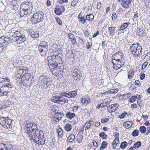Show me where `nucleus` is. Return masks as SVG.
Returning a JSON list of instances; mask_svg holds the SVG:
<instances>
[{"label": "nucleus", "mask_w": 150, "mask_h": 150, "mask_svg": "<svg viewBox=\"0 0 150 150\" xmlns=\"http://www.w3.org/2000/svg\"><path fill=\"white\" fill-rule=\"evenodd\" d=\"M139 132L138 130H134L132 133V135L133 137H136L138 135Z\"/></svg>", "instance_id": "09e8293b"}, {"label": "nucleus", "mask_w": 150, "mask_h": 150, "mask_svg": "<svg viewBox=\"0 0 150 150\" xmlns=\"http://www.w3.org/2000/svg\"><path fill=\"white\" fill-rule=\"evenodd\" d=\"M66 117L70 120H71L72 118L75 117V114L74 113L68 112L65 114Z\"/></svg>", "instance_id": "b1692460"}, {"label": "nucleus", "mask_w": 150, "mask_h": 150, "mask_svg": "<svg viewBox=\"0 0 150 150\" xmlns=\"http://www.w3.org/2000/svg\"><path fill=\"white\" fill-rule=\"evenodd\" d=\"M0 150H15L9 144L0 143Z\"/></svg>", "instance_id": "f8f14e48"}, {"label": "nucleus", "mask_w": 150, "mask_h": 150, "mask_svg": "<svg viewBox=\"0 0 150 150\" xmlns=\"http://www.w3.org/2000/svg\"><path fill=\"white\" fill-rule=\"evenodd\" d=\"M76 77L77 78V79H76L78 80V79L79 80L80 78L82 76V74L79 71H77V72H76Z\"/></svg>", "instance_id": "37998d69"}, {"label": "nucleus", "mask_w": 150, "mask_h": 150, "mask_svg": "<svg viewBox=\"0 0 150 150\" xmlns=\"http://www.w3.org/2000/svg\"><path fill=\"white\" fill-rule=\"evenodd\" d=\"M119 139H115L113 142L112 145L113 146V148L115 149L116 147V145L119 142Z\"/></svg>", "instance_id": "58836bf2"}, {"label": "nucleus", "mask_w": 150, "mask_h": 150, "mask_svg": "<svg viewBox=\"0 0 150 150\" xmlns=\"http://www.w3.org/2000/svg\"><path fill=\"white\" fill-rule=\"evenodd\" d=\"M121 5L122 7L127 8L130 5L132 0H121Z\"/></svg>", "instance_id": "2eb2a0df"}, {"label": "nucleus", "mask_w": 150, "mask_h": 150, "mask_svg": "<svg viewBox=\"0 0 150 150\" xmlns=\"http://www.w3.org/2000/svg\"><path fill=\"white\" fill-rule=\"evenodd\" d=\"M139 32L138 34L140 36L145 37L147 35L146 33L142 30L141 29H139Z\"/></svg>", "instance_id": "f704fd0d"}, {"label": "nucleus", "mask_w": 150, "mask_h": 150, "mask_svg": "<svg viewBox=\"0 0 150 150\" xmlns=\"http://www.w3.org/2000/svg\"><path fill=\"white\" fill-rule=\"evenodd\" d=\"M137 97L135 96H132L131 98L129 100V101L130 103H132L134 102L136 99Z\"/></svg>", "instance_id": "8fccbe9b"}, {"label": "nucleus", "mask_w": 150, "mask_h": 150, "mask_svg": "<svg viewBox=\"0 0 150 150\" xmlns=\"http://www.w3.org/2000/svg\"><path fill=\"white\" fill-rule=\"evenodd\" d=\"M139 130L142 133H144L146 131V127L144 126H142L139 128Z\"/></svg>", "instance_id": "c03bdc74"}, {"label": "nucleus", "mask_w": 150, "mask_h": 150, "mask_svg": "<svg viewBox=\"0 0 150 150\" xmlns=\"http://www.w3.org/2000/svg\"><path fill=\"white\" fill-rule=\"evenodd\" d=\"M119 105L118 103L111 104L108 106L107 110L110 113H111L116 110Z\"/></svg>", "instance_id": "4468645a"}, {"label": "nucleus", "mask_w": 150, "mask_h": 150, "mask_svg": "<svg viewBox=\"0 0 150 150\" xmlns=\"http://www.w3.org/2000/svg\"><path fill=\"white\" fill-rule=\"evenodd\" d=\"M124 57V55L120 51H118L112 56V60L113 61H118L122 60Z\"/></svg>", "instance_id": "9b49d317"}, {"label": "nucleus", "mask_w": 150, "mask_h": 150, "mask_svg": "<svg viewBox=\"0 0 150 150\" xmlns=\"http://www.w3.org/2000/svg\"><path fill=\"white\" fill-rule=\"evenodd\" d=\"M14 35H12L13 37V36H14V37L16 38H18L19 37H20L21 35H22V34L23 33H22V31L20 30H18L17 31H15L13 32Z\"/></svg>", "instance_id": "4be33fe9"}, {"label": "nucleus", "mask_w": 150, "mask_h": 150, "mask_svg": "<svg viewBox=\"0 0 150 150\" xmlns=\"http://www.w3.org/2000/svg\"><path fill=\"white\" fill-rule=\"evenodd\" d=\"M68 35L69 38L71 40V41H73L74 42V39L75 38L74 35L72 34H69Z\"/></svg>", "instance_id": "052dcab7"}, {"label": "nucleus", "mask_w": 150, "mask_h": 150, "mask_svg": "<svg viewBox=\"0 0 150 150\" xmlns=\"http://www.w3.org/2000/svg\"><path fill=\"white\" fill-rule=\"evenodd\" d=\"M55 13L57 15H60L62 13V11L61 9L59 8H55Z\"/></svg>", "instance_id": "4c0bfd02"}, {"label": "nucleus", "mask_w": 150, "mask_h": 150, "mask_svg": "<svg viewBox=\"0 0 150 150\" xmlns=\"http://www.w3.org/2000/svg\"><path fill=\"white\" fill-rule=\"evenodd\" d=\"M52 70H50L52 73V74L54 76H59V74L62 75L63 74V70L64 69V67L63 65H60L59 67H56V69L52 68Z\"/></svg>", "instance_id": "0eeeda50"}, {"label": "nucleus", "mask_w": 150, "mask_h": 150, "mask_svg": "<svg viewBox=\"0 0 150 150\" xmlns=\"http://www.w3.org/2000/svg\"><path fill=\"white\" fill-rule=\"evenodd\" d=\"M93 124V122L91 120L86 122L84 125V127L86 130L90 129L91 126Z\"/></svg>", "instance_id": "412c9836"}, {"label": "nucleus", "mask_w": 150, "mask_h": 150, "mask_svg": "<svg viewBox=\"0 0 150 150\" xmlns=\"http://www.w3.org/2000/svg\"><path fill=\"white\" fill-rule=\"evenodd\" d=\"M86 20L84 19L82 16H81V18L79 19V21L83 24H84L86 21Z\"/></svg>", "instance_id": "680f3d73"}, {"label": "nucleus", "mask_w": 150, "mask_h": 150, "mask_svg": "<svg viewBox=\"0 0 150 150\" xmlns=\"http://www.w3.org/2000/svg\"><path fill=\"white\" fill-rule=\"evenodd\" d=\"M139 43L133 44L130 46V51L134 56H139L142 54V47Z\"/></svg>", "instance_id": "7ed1b4c3"}, {"label": "nucleus", "mask_w": 150, "mask_h": 150, "mask_svg": "<svg viewBox=\"0 0 150 150\" xmlns=\"http://www.w3.org/2000/svg\"><path fill=\"white\" fill-rule=\"evenodd\" d=\"M27 133L28 134V137L31 141V142L33 141L38 144V145H42L45 144V139L44 138V134L42 131L38 129L34 132H33V134L28 132Z\"/></svg>", "instance_id": "f257e3e1"}, {"label": "nucleus", "mask_w": 150, "mask_h": 150, "mask_svg": "<svg viewBox=\"0 0 150 150\" xmlns=\"http://www.w3.org/2000/svg\"><path fill=\"white\" fill-rule=\"evenodd\" d=\"M71 97H74L75 96V91H72L69 92Z\"/></svg>", "instance_id": "0e129e2a"}, {"label": "nucleus", "mask_w": 150, "mask_h": 150, "mask_svg": "<svg viewBox=\"0 0 150 150\" xmlns=\"http://www.w3.org/2000/svg\"><path fill=\"white\" fill-rule=\"evenodd\" d=\"M57 132L59 137L61 138L62 137L64 134L65 133H64L63 130L61 128H59L58 129Z\"/></svg>", "instance_id": "2f4dec72"}, {"label": "nucleus", "mask_w": 150, "mask_h": 150, "mask_svg": "<svg viewBox=\"0 0 150 150\" xmlns=\"http://www.w3.org/2000/svg\"><path fill=\"white\" fill-rule=\"evenodd\" d=\"M59 96H55L53 97V99L54 100V102L58 103L57 101H58L59 100Z\"/></svg>", "instance_id": "13d9d810"}, {"label": "nucleus", "mask_w": 150, "mask_h": 150, "mask_svg": "<svg viewBox=\"0 0 150 150\" xmlns=\"http://www.w3.org/2000/svg\"><path fill=\"white\" fill-rule=\"evenodd\" d=\"M44 13L42 11L34 13L31 18L30 20L33 23L36 24L43 20Z\"/></svg>", "instance_id": "39448f33"}, {"label": "nucleus", "mask_w": 150, "mask_h": 150, "mask_svg": "<svg viewBox=\"0 0 150 150\" xmlns=\"http://www.w3.org/2000/svg\"><path fill=\"white\" fill-rule=\"evenodd\" d=\"M48 66L50 70H52V68L56 69V67H59L62 65V62L61 58L58 56H53L49 57L47 58Z\"/></svg>", "instance_id": "f03ea898"}, {"label": "nucleus", "mask_w": 150, "mask_h": 150, "mask_svg": "<svg viewBox=\"0 0 150 150\" xmlns=\"http://www.w3.org/2000/svg\"><path fill=\"white\" fill-rule=\"evenodd\" d=\"M13 87V85L9 83H4L1 86V88H3V90H7L8 89L11 88Z\"/></svg>", "instance_id": "a211bd4d"}, {"label": "nucleus", "mask_w": 150, "mask_h": 150, "mask_svg": "<svg viewBox=\"0 0 150 150\" xmlns=\"http://www.w3.org/2000/svg\"><path fill=\"white\" fill-rule=\"evenodd\" d=\"M130 23L129 22L125 23H124L122 24L121 26L122 27V29L124 30L125 28H126L128 25Z\"/></svg>", "instance_id": "3c124183"}, {"label": "nucleus", "mask_w": 150, "mask_h": 150, "mask_svg": "<svg viewBox=\"0 0 150 150\" xmlns=\"http://www.w3.org/2000/svg\"><path fill=\"white\" fill-rule=\"evenodd\" d=\"M110 101L111 100L110 99L108 98H105L104 99L102 103V104L101 105H102V107H105L106 106L109 104Z\"/></svg>", "instance_id": "a878e982"}, {"label": "nucleus", "mask_w": 150, "mask_h": 150, "mask_svg": "<svg viewBox=\"0 0 150 150\" xmlns=\"http://www.w3.org/2000/svg\"><path fill=\"white\" fill-rule=\"evenodd\" d=\"M4 39L2 40L1 42L4 45H7V46L9 44V42L11 43L12 41V39H12V37H4Z\"/></svg>", "instance_id": "dca6fc26"}, {"label": "nucleus", "mask_w": 150, "mask_h": 150, "mask_svg": "<svg viewBox=\"0 0 150 150\" xmlns=\"http://www.w3.org/2000/svg\"><path fill=\"white\" fill-rule=\"evenodd\" d=\"M28 78L25 79L24 81L23 85L27 87H30L34 82V76L33 74H30Z\"/></svg>", "instance_id": "423d86ee"}, {"label": "nucleus", "mask_w": 150, "mask_h": 150, "mask_svg": "<svg viewBox=\"0 0 150 150\" xmlns=\"http://www.w3.org/2000/svg\"><path fill=\"white\" fill-rule=\"evenodd\" d=\"M30 127H27L26 130L25 131L26 134L28 135V134L27 132L31 134H33V132H34L35 131L38 130L37 124L34 122H31L30 124Z\"/></svg>", "instance_id": "6e6552de"}, {"label": "nucleus", "mask_w": 150, "mask_h": 150, "mask_svg": "<svg viewBox=\"0 0 150 150\" xmlns=\"http://www.w3.org/2000/svg\"><path fill=\"white\" fill-rule=\"evenodd\" d=\"M99 136L103 139H105L107 137V135L104 132H102L100 133Z\"/></svg>", "instance_id": "5fc2aeb1"}, {"label": "nucleus", "mask_w": 150, "mask_h": 150, "mask_svg": "<svg viewBox=\"0 0 150 150\" xmlns=\"http://www.w3.org/2000/svg\"><path fill=\"white\" fill-rule=\"evenodd\" d=\"M56 116H60V117H62L64 116V113L62 112L56 113L55 115Z\"/></svg>", "instance_id": "bf43d9fd"}, {"label": "nucleus", "mask_w": 150, "mask_h": 150, "mask_svg": "<svg viewBox=\"0 0 150 150\" xmlns=\"http://www.w3.org/2000/svg\"><path fill=\"white\" fill-rule=\"evenodd\" d=\"M109 119L108 118L105 119L103 118L101 119V122L103 124L105 123L108 122L109 121Z\"/></svg>", "instance_id": "e2e57ef3"}, {"label": "nucleus", "mask_w": 150, "mask_h": 150, "mask_svg": "<svg viewBox=\"0 0 150 150\" xmlns=\"http://www.w3.org/2000/svg\"><path fill=\"white\" fill-rule=\"evenodd\" d=\"M82 137L81 136L79 138H77L76 141L78 142L79 143H80L81 142Z\"/></svg>", "instance_id": "774afa93"}, {"label": "nucleus", "mask_w": 150, "mask_h": 150, "mask_svg": "<svg viewBox=\"0 0 150 150\" xmlns=\"http://www.w3.org/2000/svg\"><path fill=\"white\" fill-rule=\"evenodd\" d=\"M108 30L109 31L110 35L113 36L115 33V28L114 27H108Z\"/></svg>", "instance_id": "c85d7f7f"}, {"label": "nucleus", "mask_w": 150, "mask_h": 150, "mask_svg": "<svg viewBox=\"0 0 150 150\" xmlns=\"http://www.w3.org/2000/svg\"><path fill=\"white\" fill-rule=\"evenodd\" d=\"M68 100L67 98H64L63 96H59L58 101H57L58 103L63 104L65 103H68Z\"/></svg>", "instance_id": "aec40b11"}, {"label": "nucleus", "mask_w": 150, "mask_h": 150, "mask_svg": "<svg viewBox=\"0 0 150 150\" xmlns=\"http://www.w3.org/2000/svg\"><path fill=\"white\" fill-rule=\"evenodd\" d=\"M75 139V136L74 134H71L68 137L67 140L70 142H72Z\"/></svg>", "instance_id": "72a5a7b5"}, {"label": "nucleus", "mask_w": 150, "mask_h": 150, "mask_svg": "<svg viewBox=\"0 0 150 150\" xmlns=\"http://www.w3.org/2000/svg\"><path fill=\"white\" fill-rule=\"evenodd\" d=\"M12 120L8 117H2L0 119V124L4 128L11 130L12 128Z\"/></svg>", "instance_id": "20e7f679"}, {"label": "nucleus", "mask_w": 150, "mask_h": 150, "mask_svg": "<svg viewBox=\"0 0 150 150\" xmlns=\"http://www.w3.org/2000/svg\"><path fill=\"white\" fill-rule=\"evenodd\" d=\"M132 123L131 121H127L123 124L124 127L126 129H128L132 125Z\"/></svg>", "instance_id": "7c9ffc66"}, {"label": "nucleus", "mask_w": 150, "mask_h": 150, "mask_svg": "<svg viewBox=\"0 0 150 150\" xmlns=\"http://www.w3.org/2000/svg\"><path fill=\"white\" fill-rule=\"evenodd\" d=\"M127 143L126 142H124L121 143L120 147L122 149H124L127 147Z\"/></svg>", "instance_id": "a18cd8bd"}, {"label": "nucleus", "mask_w": 150, "mask_h": 150, "mask_svg": "<svg viewBox=\"0 0 150 150\" xmlns=\"http://www.w3.org/2000/svg\"><path fill=\"white\" fill-rule=\"evenodd\" d=\"M127 114V112H124L122 113L119 115L118 117L120 119H122L125 118L126 115Z\"/></svg>", "instance_id": "864d4df0"}, {"label": "nucleus", "mask_w": 150, "mask_h": 150, "mask_svg": "<svg viewBox=\"0 0 150 150\" xmlns=\"http://www.w3.org/2000/svg\"><path fill=\"white\" fill-rule=\"evenodd\" d=\"M86 19L89 21H91L94 18L93 15L92 14L87 15L86 16Z\"/></svg>", "instance_id": "ea45409f"}, {"label": "nucleus", "mask_w": 150, "mask_h": 150, "mask_svg": "<svg viewBox=\"0 0 150 150\" xmlns=\"http://www.w3.org/2000/svg\"><path fill=\"white\" fill-rule=\"evenodd\" d=\"M112 19L114 20L115 21L116 20V18L117 17V15L115 13H113L112 15Z\"/></svg>", "instance_id": "338daca9"}, {"label": "nucleus", "mask_w": 150, "mask_h": 150, "mask_svg": "<svg viewBox=\"0 0 150 150\" xmlns=\"http://www.w3.org/2000/svg\"><path fill=\"white\" fill-rule=\"evenodd\" d=\"M38 49L41 53V55L42 56L45 55L47 51V48L45 45H39Z\"/></svg>", "instance_id": "ddd939ff"}, {"label": "nucleus", "mask_w": 150, "mask_h": 150, "mask_svg": "<svg viewBox=\"0 0 150 150\" xmlns=\"http://www.w3.org/2000/svg\"><path fill=\"white\" fill-rule=\"evenodd\" d=\"M131 94L129 93L124 94L122 95L123 99L124 100L127 99L131 96Z\"/></svg>", "instance_id": "de8ad7c7"}, {"label": "nucleus", "mask_w": 150, "mask_h": 150, "mask_svg": "<svg viewBox=\"0 0 150 150\" xmlns=\"http://www.w3.org/2000/svg\"><path fill=\"white\" fill-rule=\"evenodd\" d=\"M118 91L117 89H111L110 91H108L107 93L109 94H112L113 93H116Z\"/></svg>", "instance_id": "a19ab883"}, {"label": "nucleus", "mask_w": 150, "mask_h": 150, "mask_svg": "<svg viewBox=\"0 0 150 150\" xmlns=\"http://www.w3.org/2000/svg\"><path fill=\"white\" fill-rule=\"evenodd\" d=\"M81 102L83 104L86 105L90 102L91 100L88 96H85L82 98Z\"/></svg>", "instance_id": "f3484780"}, {"label": "nucleus", "mask_w": 150, "mask_h": 150, "mask_svg": "<svg viewBox=\"0 0 150 150\" xmlns=\"http://www.w3.org/2000/svg\"><path fill=\"white\" fill-rule=\"evenodd\" d=\"M141 144H142L140 142H138L134 144V147L135 149H137L141 146Z\"/></svg>", "instance_id": "49530a36"}, {"label": "nucleus", "mask_w": 150, "mask_h": 150, "mask_svg": "<svg viewBox=\"0 0 150 150\" xmlns=\"http://www.w3.org/2000/svg\"><path fill=\"white\" fill-rule=\"evenodd\" d=\"M10 81V79L8 77L2 78L0 79V85L2 86L3 83L6 82H9Z\"/></svg>", "instance_id": "cd10ccee"}, {"label": "nucleus", "mask_w": 150, "mask_h": 150, "mask_svg": "<svg viewBox=\"0 0 150 150\" xmlns=\"http://www.w3.org/2000/svg\"><path fill=\"white\" fill-rule=\"evenodd\" d=\"M21 69H18L17 70V72L16 74V76L17 78L20 79L23 77L22 76V72Z\"/></svg>", "instance_id": "bb28decb"}, {"label": "nucleus", "mask_w": 150, "mask_h": 150, "mask_svg": "<svg viewBox=\"0 0 150 150\" xmlns=\"http://www.w3.org/2000/svg\"><path fill=\"white\" fill-rule=\"evenodd\" d=\"M26 37L25 35L24 34H22L18 38H16V40L17 42V43H20L23 42H24L26 40Z\"/></svg>", "instance_id": "6ab92c4d"}, {"label": "nucleus", "mask_w": 150, "mask_h": 150, "mask_svg": "<svg viewBox=\"0 0 150 150\" xmlns=\"http://www.w3.org/2000/svg\"><path fill=\"white\" fill-rule=\"evenodd\" d=\"M107 145L108 143L106 142L105 141L103 142L102 143L101 146L100 148V150H102L106 148Z\"/></svg>", "instance_id": "c9c22d12"}, {"label": "nucleus", "mask_w": 150, "mask_h": 150, "mask_svg": "<svg viewBox=\"0 0 150 150\" xmlns=\"http://www.w3.org/2000/svg\"><path fill=\"white\" fill-rule=\"evenodd\" d=\"M112 62L113 64V68L116 70H117L119 69V68H118V66H117V65L116 64V62H114V61L113 60H112Z\"/></svg>", "instance_id": "6e6d98bb"}, {"label": "nucleus", "mask_w": 150, "mask_h": 150, "mask_svg": "<svg viewBox=\"0 0 150 150\" xmlns=\"http://www.w3.org/2000/svg\"><path fill=\"white\" fill-rule=\"evenodd\" d=\"M32 5L31 3L27 2L23 3L21 6L22 9L26 11V12H29L28 11L30 12L32 9Z\"/></svg>", "instance_id": "1a4fd4ad"}, {"label": "nucleus", "mask_w": 150, "mask_h": 150, "mask_svg": "<svg viewBox=\"0 0 150 150\" xmlns=\"http://www.w3.org/2000/svg\"><path fill=\"white\" fill-rule=\"evenodd\" d=\"M7 45L4 44L2 43H0V53H1L3 51L5 50L6 49Z\"/></svg>", "instance_id": "473e14b6"}, {"label": "nucleus", "mask_w": 150, "mask_h": 150, "mask_svg": "<svg viewBox=\"0 0 150 150\" xmlns=\"http://www.w3.org/2000/svg\"><path fill=\"white\" fill-rule=\"evenodd\" d=\"M10 92H11L10 91H8V90H7L5 91H4V92H3L2 93V94H1V96H8V93H10Z\"/></svg>", "instance_id": "4d7b16f0"}, {"label": "nucleus", "mask_w": 150, "mask_h": 150, "mask_svg": "<svg viewBox=\"0 0 150 150\" xmlns=\"http://www.w3.org/2000/svg\"><path fill=\"white\" fill-rule=\"evenodd\" d=\"M65 129L67 131H70L71 129V126L69 124H67L65 126Z\"/></svg>", "instance_id": "79ce46f5"}, {"label": "nucleus", "mask_w": 150, "mask_h": 150, "mask_svg": "<svg viewBox=\"0 0 150 150\" xmlns=\"http://www.w3.org/2000/svg\"><path fill=\"white\" fill-rule=\"evenodd\" d=\"M148 64V62L146 61L144 62L142 66V69H145Z\"/></svg>", "instance_id": "69168bd1"}, {"label": "nucleus", "mask_w": 150, "mask_h": 150, "mask_svg": "<svg viewBox=\"0 0 150 150\" xmlns=\"http://www.w3.org/2000/svg\"><path fill=\"white\" fill-rule=\"evenodd\" d=\"M48 78L49 77L48 76L44 75H41L39 77V82L43 83V84L46 85V87L45 86V88H47L49 86V85H47L48 82H49L48 80Z\"/></svg>", "instance_id": "9d476101"}, {"label": "nucleus", "mask_w": 150, "mask_h": 150, "mask_svg": "<svg viewBox=\"0 0 150 150\" xmlns=\"http://www.w3.org/2000/svg\"><path fill=\"white\" fill-rule=\"evenodd\" d=\"M39 33L37 31H32L30 33V35L33 38H37L39 37Z\"/></svg>", "instance_id": "393cba45"}, {"label": "nucleus", "mask_w": 150, "mask_h": 150, "mask_svg": "<svg viewBox=\"0 0 150 150\" xmlns=\"http://www.w3.org/2000/svg\"><path fill=\"white\" fill-rule=\"evenodd\" d=\"M114 62H116V64H118L120 65V64H121V65H122V66H123L125 64V62L124 61H122V60H119L118 61H114Z\"/></svg>", "instance_id": "603ef678"}, {"label": "nucleus", "mask_w": 150, "mask_h": 150, "mask_svg": "<svg viewBox=\"0 0 150 150\" xmlns=\"http://www.w3.org/2000/svg\"><path fill=\"white\" fill-rule=\"evenodd\" d=\"M22 70L23 71L22 72L23 77L24 76L26 77L28 76H29L30 74H31L28 73L29 69L27 67H25L24 69H22Z\"/></svg>", "instance_id": "5701e85b"}, {"label": "nucleus", "mask_w": 150, "mask_h": 150, "mask_svg": "<svg viewBox=\"0 0 150 150\" xmlns=\"http://www.w3.org/2000/svg\"><path fill=\"white\" fill-rule=\"evenodd\" d=\"M29 12H26V11L22 8L21 9L19 13L20 16L21 17H23L24 16L25 17L26 16L29 14Z\"/></svg>", "instance_id": "c756f323"}, {"label": "nucleus", "mask_w": 150, "mask_h": 150, "mask_svg": "<svg viewBox=\"0 0 150 150\" xmlns=\"http://www.w3.org/2000/svg\"><path fill=\"white\" fill-rule=\"evenodd\" d=\"M134 72L133 69H131L128 72V78L129 79H131L132 78V76H133Z\"/></svg>", "instance_id": "e433bc0d"}]
</instances>
